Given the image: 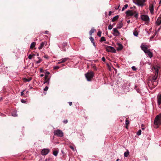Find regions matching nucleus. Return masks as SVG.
Returning a JSON list of instances; mask_svg holds the SVG:
<instances>
[{
    "label": "nucleus",
    "mask_w": 161,
    "mask_h": 161,
    "mask_svg": "<svg viewBox=\"0 0 161 161\" xmlns=\"http://www.w3.org/2000/svg\"><path fill=\"white\" fill-rule=\"evenodd\" d=\"M161 103V101H158V105H160Z\"/></svg>",
    "instance_id": "nucleus-51"
},
{
    "label": "nucleus",
    "mask_w": 161,
    "mask_h": 161,
    "mask_svg": "<svg viewBox=\"0 0 161 161\" xmlns=\"http://www.w3.org/2000/svg\"><path fill=\"white\" fill-rule=\"evenodd\" d=\"M39 56V54L38 53H37V56Z\"/></svg>",
    "instance_id": "nucleus-64"
},
{
    "label": "nucleus",
    "mask_w": 161,
    "mask_h": 161,
    "mask_svg": "<svg viewBox=\"0 0 161 161\" xmlns=\"http://www.w3.org/2000/svg\"><path fill=\"white\" fill-rule=\"evenodd\" d=\"M48 89V87L47 86H46L44 89V90L45 91H47Z\"/></svg>",
    "instance_id": "nucleus-39"
},
{
    "label": "nucleus",
    "mask_w": 161,
    "mask_h": 161,
    "mask_svg": "<svg viewBox=\"0 0 161 161\" xmlns=\"http://www.w3.org/2000/svg\"><path fill=\"white\" fill-rule=\"evenodd\" d=\"M94 75V73L92 71L89 70L85 74V76L88 81H91Z\"/></svg>",
    "instance_id": "nucleus-2"
},
{
    "label": "nucleus",
    "mask_w": 161,
    "mask_h": 161,
    "mask_svg": "<svg viewBox=\"0 0 161 161\" xmlns=\"http://www.w3.org/2000/svg\"><path fill=\"white\" fill-rule=\"evenodd\" d=\"M107 51L108 52L116 53V50L114 48L111 46H107L106 47Z\"/></svg>",
    "instance_id": "nucleus-6"
},
{
    "label": "nucleus",
    "mask_w": 161,
    "mask_h": 161,
    "mask_svg": "<svg viewBox=\"0 0 161 161\" xmlns=\"http://www.w3.org/2000/svg\"><path fill=\"white\" fill-rule=\"evenodd\" d=\"M46 43L45 42H42L41 44L40 47H38V49L40 50L42 49V48L44 46L45 43Z\"/></svg>",
    "instance_id": "nucleus-18"
},
{
    "label": "nucleus",
    "mask_w": 161,
    "mask_h": 161,
    "mask_svg": "<svg viewBox=\"0 0 161 161\" xmlns=\"http://www.w3.org/2000/svg\"><path fill=\"white\" fill-rule=\"evenodd\" d=\"M69 147L73 151H74L75 150V149H74V148L72 146H69Z\"/></svg>",
    "instance_id": "nucleus-44"
},
{
    "label": "nucleus",
    "mask_w": 161,
    "mask_h": 161,
    "mask_svg": "<svg viewBox=\"0 0 161 161\" xmlns=\"http://www.w3.org/2000/svg\"><path fill=\"white\" fill-rule=\"evenodd\" d=\"M49 152V150L48 149H43L41 151V154L43 155H47Z\"/></svg>",
    "instance_id": "nucleus-8"
},
{
    "label": "nucleus",
    "mask_w": 161,
    "mask_h": 161,
    "mask_svg": "<svg viewBox=\"0 0 161 161\" xmlns=\"http://www.w3.org/2000/svg\"><path fill=\"white\" fill-rule=\"evenodd\" d=\"M102 60L104 62H105L106 61V59L104 57H103L102 58Z\"/></svg>",
    "instance_id": "nucleus-45"
},
{
    "label": "nucleus",
    "mask_w": 161,
    "mask_h": 161,
    "mask_svg": "<svg viewBox=\"0 0 161 161\" xmlns=\"http://www.w3.org/2000/svg\"><path fill=\"white\" fill-rule=\"evenodd\" d=\"M58 152L57 151H55L53 152V154L55 156H57L58 154Z\"/></svg>",
    "instance_id": "nucleus-28"
},
{
    "label": "nucleus",
    "mask_w": 161,
    "mask_h": 161,
    "mask_svg": "<svg viewBox=\"0 0 161 161\" xmlns=\"http://www.w3.org/2000/svg\"><path fill=\"white\" fill-rule=\"evenodd\" d=\"M35 54H34L33 55L30 54L28 56V58L29 59H31L33 56H35Z\"/></svg>",
    "instance_id": "nucleus-31"
},
{
    "label": "nucleus",
    "mask_w": 161,
    "mask_h": 161,
    "mask_svg": "<svg viewBox=\"0 0 161 161\" xmlns=\"http://www.w3.org/2000/svg\"><path fill=\"white\" fill-rule=\"evenodd\" d=\"M89 39L92 42H94V38L90 36L89 37Z\"/></svg>",
    "instance_id": "nucleus-34"
},
{
    "label": "nucleus",
    "mask_w": 161,
    "mask_h": 161,
    "mask_svg": "<svg viewBox=\"0 0 161 161\" xmlns=\"http://www.w3.org/2000/svg\"><path fill=\"white\" fill-rule=\"evenodd\" d=\"M127 16H132L134 14V17L137 18L138 16V14L136 13V12L135 11H133L132 10H128L126 12Z\"/></svg>",
    "instance_id": "nucleus-4"
},
{
    "label": "nucleus",
    "mask_w": 161,
    "mask_h": 161,
    "mask_svg": "<svg viewBox=\"0 0 161 161\" xmlns=\"http://www.w3.org/2000/svg\"><path fill=\"white\" fill-rule=\"evenodd\" d=\"M92 68L94 70H97V67L95 65H93Z\"/></svg>",
    "instance_id": "nucleus-37"
},
{
    "label": "nucleus",
    "mask_w": 161,
    "mask_h": 161,
    "mask_svg": "<svg viewBox=\"0 0 161 161\" xmlns=\"http://www.w3.org/2000/svg\"><path fill=\"white\" fill-rule=\"evenodd\" d=\"M113 34L115 36H117L120 34V33L116 28H114L113 29Z\"/></svg>",
    "instance_id": "nucleus-9"
},
{
    "label": "nucleus",
    "mask_w": 161,
    "mask_h": 161,
    "mask_svg": "<svg viewBox=\"0 0 161 161\" xmlns=\"http://www.w3.org/2000/svg\"><path fill=\"white\" fill-rule=\"evenodd\" d=\"M129 154V151L128 150H127L126 152H125L124 153V157H127L128 156Z\"/></svg>",
    "instance_id": "nucleus-22"
},
{
    "label": "nucleus",
    "mask_w": 161,
    "mask_h": 161,
    "mask_svg": "<svg viewBox=\"0 0 161 161\" xmlns=\"http://www.w3.org/2000/svg\"><path fill=\"white\" fill-rule=\"evenodd\" d=\"M112 13V12L111 11H109V12L108 15H109L110 16L111 15V14Z\"/></svg>",
    "instance_id": "nucleus-53"
},
{
    "label": "nucleus",
    "mask_w": 161,
    "mask_h": 161,
    "mask_svg": "<svg viewBox=\"0 0 161 161\" xmlns=\"http://www.w3.org/2000/svg\"><path fill=\"white\" fill-rule=\"evenodd\" d=\"M134 35L135 36H137L138 35V33L137 31H135L133 32Z\"/></svg>",
    "instance_id": "nucleus-30"
},
{
    "label": "nucleus",
    "mask_w": 161,
    "mask_h": 161,
    "mask_svg": "<svg viewBox=\"0 0 161 161\" xmlns=\"http://www.w3.org/2000/svg\"><path fill=\"white\" fill-rule=\"evenodd\" d=\"M149 9L151 13L153 14V4H150L149 5Z\"/></svg>",
    "instance_id": "nucleus-13"
},
{
    "label": "nucleus",
    "mask_w": 161,
    "mask_h": 161,
    "mask_svg": "<svg viewBox=\"0 0 161 161\" xmlns=\"http://www.w3.org/2000/svg\"><path fill=\"white\" fill-rule=\"evenodd\" d=\"M96 31V30L94 28H92L89 31V34L90 36L92 35V34Z\"/></svg>",
    "instance_id": "nucleus-20"
},
{
    "label": "nucleus",
    "mask_w": 161,
    "mask_h": 161,
    "mask_svg": "<svg viewBox=\"0 0 161 161\" xmlns=\"http://www.w3.org/2000/svg\"><path fill=\"white\" fill-rule=\"evenodd\" d=\"M154 37V36H151L150 38V40H152V39L153 38V37Z\"/></svg>",
    "instance_id": "nucleus-54"
},
{
    "label": "nucleus",
    "mask_w": 161,
    "mask_h": 161,
    "mask_svg": "<svg viewBox=\"0 0 161 161\" xmlns=\"http://www.w3.org/2000/svg\"><path fill=\"white\" fill-rule=\"evenodd\" d=\"M128 6V5L127 4H125L124 5V7L125 8H127Z\"/></svg>",
    "instance_id": "nucleus-50"
},
{
    "label": "nucleus",
    "mask_w": 161,
    "mask_h": 161,
    "mask_svg": "<svg viewBox=\"0 0 161 161\" xmlns=\"http://www.w3.org/2000/svg\"><path fill=\"white\" fill-rule=\"evenodd\" d=\"M119 6L118 7H115V9L116 10L118 9L119 8Z\"/></svg>",
    "instance_id": "nucleus-56"
},
{
    "label": "nucleus",
    "mask_w": 161,
    "mask_h": 161,
    "mask_svg": "<svg viewBox=\"0 0 161 161\" xmlns=\"http://www.w3.org/2000/svg\"><path fill=\"white\" fill-rule=\"evenodd\" d=\"M130 20H129L128 21H127V23H128V24L130 22Z\"/></svg>",
    "instance_id": "nucleus-61"
},
{
    "label": "nucleus",
    "mask_w": 161,
    "mask_h": 161,
    "mask_svg": "<svg viewBox=\"0 0 161 161\" xmlns=\"http://www.w3.org/2000/svg\"><path fill=\"white\" fill-rule=\"evenodd\" d=\"M159 4H161V0H160V2H159Z\"/></svg>",
    "instance_id": "nucleus-63"
},
{
    "label": "nucleus",
    "mask_w": 161,
    "mask_h": 161,
    "mask_svg": "<svg viewBox=\"0 0 161 161\" xmlns=\"http://www.w3.org/2000/svg\"><path fill=\"white\" fill-rule=\"evenodd\" d=\"M154 124L157 126L156 127H158V125L161 124V114L157 115L155 118Z\"/></svg>",
    "instance_id": "nucleus-3"
},
{
    "label": "nucleus",
    "mask_w": 161,
    "mask_h": 161,
    "mask_svg": "<svg viewBox=\"0 0 161 161\" xmlns=\"http://www.w3.org/2000/svg\"><path fill=\"white\" fill-rule=\"evenodd\" d=\"M46 83H47V84H49V81H47V80H44V83L45 84Z\"/></svg>",
    "instance_id": "nucleus-41"
},
{
    "label": "nucleus",
    "mask_w": 161,
    "mask_h": 161,
    "mask_svg": "<svg viewBox=\"0 0 161 161\" xmlns=\"http://www.w3.org/2000/svg\"><path fill=\"white\" fill-rule=\"evenodd\" d=\"M129 121L128 120L126 119L125 120V124L126 125V128H127V125L129 124Z\"/></svg>",
    "instance_id": "nucleus-27"
},
{
    "label": "nucleus",
    "mask_w": 161,
    "mask_h": 161,
    "mask_svg": "<svg viewBox=\"0 0 161 161\" xmlns=\"http://www.w3.org/2000/svg\"><path fill=\"white\" fill-rule=\"evenodd\" d=\"M92 43H93V45L95 47V46H96V45H95V43L94 42H92Z\"/></svg>",
    "instance_id": "nucleus-55"
},
{
    "label": "nucleus",
    "mask_w": 161,
    "mask_h": 161,
    "mask_svg": "<svg viewBox=\"0 0 161 161\" xmlns=\"http://www.w3.org/2000/svg\"><path fill=\"white\" fill-rule=\"evenodd\" d=\"M67 43L66 42H63L62 45V50L64 51H66L65 47L67 46Z\"/></svg>",
    "instance_id": "nucleus-11"
},
{
    "label": "nucleus",
    "mask_w": 161,
    "mask_h": 161,
    "mask_svg": "<svg viewBox=\"0 0 161 161\" xmlns=\"http://www.w3.org/2000/svg\"><path fill=\"white\" fill-rule=\"evenodd\" d=\"M36 43L35 42H32L30 48L31 49H33L35 46Z\"/></svg>",
    "instance_id": "nucleus-21"
},
{
    "label": "nucleus",
    "mask_w": 161,
    "mask_h": 161,
    "mask_svg": "<svg viewBox=\"0 0 161 161\" xmlns=\"http://www.w3.org/2000/svg\"><path fill=\"white\" fill-rule=\"evenodd\" d=\"M160 29V28H159L158 29V31H155V32L154 33V34L153 35V36H154L156 35L157 32H158Z\"/></svg>",
    "instance_id": "nucleus-36"
},
{
    "label": "nucleus",
    "mask_w": 161,
    "mask_h": 161,
    "mask_svg": "<svg viewBox=\"0 0 161 161\" xmlns=\"http://www.w3.org/2000/svg\"><path fill=\"white\" fill-rule=\"evenodd\" d=\"M132 69L133 70H136V68L134 66H132Z\"/></svg>",
    "instance_id": "nucleus-43"
},
{
    "label": "nucleus",
    "mask_w": 161,
    "mask_h": 161,
    "mask_svg": "<svg viewBox=\"0 0 161 161\" xmlns=\"http://www.w3.org/2000/svg\"><path fill=\"white\" fill-rule=\"evenodd\" d=\"M42 61V59H39L37 61H36V64H39L40 63L41 61Z\"/></svg>",
    "instance_id": "nucleus-38"
},
{
    "label": "nucleus",
    "mask_w": 161,
    "mask_h": 161,
    "mask_svg": "<svg viewBox=\"0 0 161 161\" xmlns=\"http://www.w3.org/2000/svg\"><path fill=\"white\" fill-rule=\"evenodd\" d=\"M141 18L143 21H149V18L148 16L147 15H145L144 14L142 15L141 16Z\"/></svg>",
    "instance_id": "nucleus-7"
},
{
    "label": "nucleus",
    "mask_w": 161,
    "mask_h": 161,
    "mask_svg": "<svg viewBox=\"0 0 161 161\" xmlns=\"http://www.w3.org/2000/svg\"><path fill=\"white\" fill-rule=\"evenodd\" d=\"M154 69L155 70L156 72L157 73V74L158 73V70L157 69V68H155L154 67Z\"/></svg>",
    "instance_id": "nucleus-47"
},
{
    "label": "nucleus",
    "mask_w": 161,
    "mask_h": 161,
    "mask_svg": "<svg viewBox=\"0 0 161 161\" xmlns=\"http://www.w3.org/2000/svg\"><path fill=\"white\" fill-rule=\"evenodd\" d=\"M22 103H26V101H21Z\"/></svg>",
    "instance_id": "nucleus-59"
},
{
    "label": "nucleus",
    "mask_w": 161,
    "mask_h": 161,
    "mask_svg": "<svg viewBox=\"0 0 161 161\" xmlns=\"http://www.w3.org/2000/svg\"><path fill=\"white\" fill-rule=\"evenodd\" d=\"M68 59V58H63L61 60H60V62H58V64H60L64 63L67 61Z\"/></svg>",
    "instance_id": "nucleus-16"
},
{
    "label": "nucleus",
    "mask_w": 161,
    "mask_h": 161,
    "mask_svg": "<svg viewBox=\"0 0 161 161\" xmlns=\"http://www.w3.org/2000/svg\"><path fill=\"white\" fill-rule=\"evenodd\" d=\"M44 79L45 80L49 81L50 78L49 77V76H47V75H45Z\"/></svg>",
    "instance_id": "nucleus-26"
},
{
    "label": "nucleus",
    "mask_w": 161,
    "mask_h": 161,
    "mask_svg": "<svg viewBox=\"0 0 161 161\" xmlns=\"http://www.w3.org/2000/svg\"><path fill=\"white\" fill-rule=\"evenodd\" d=\"M101 31H99L97 32V35L99 37H101Z\"/></svg>",
    "instance_id": "nucleus-33"
},
{
    "label": "nucleus",
    "mask_w": 161,
    "mask_h": 161,
    "mask_svg": "<svg viewBox=\"0 0 161 161\" xmlns=\"http://www.w3.org/2000/svg\"><path fill=\"white\" fill-rule=\"evenodd\" d=\"M119 15H116V16L114 17L112 19V21L113 22H114L117 20L119 18Z\"/></svg>",
    "instance_id": "nucleus-17"
},
{
    "label": "nucleus",
    "mask_w": 161,
    "mask_h": 161,
    "mask_svg": "<svg viewBox=\"0 0 161 161\" xmlns=\"http://www.w3.org/2000/svg\"><path fill=\"white\" fill-rule=\"evenodd\" d=\"M141 47L142 49L144 52L145 53L148 55L150 58L153 57V53L149 50H148L147 47H145L144 45L142 44Z\"/></svg>",
    "instance_id": "nucleus-1"
},
{
    "label": "nucleus",
    "mask_w": 161,
    "mask_h": 161,
    "mask_svg": "<svg viewBox=\"0 0 161 161\" xmlns=\"http://www.w3.org/2000/svg\"><path fill=\"white\" fill-rule=\"evenodd\" d=\"M145 2V0H137L136 3L137 4L141 6H143L144 4V3Z\"/></svg>",
    "instance_id": "nucleus-10"
},
{
    "label": "nucleus",
    "mask_w": 161,
    "mask_h": 161,
    "mask_svg": "<svg viewBox=\"0 0 161 161\" xmlns=\"http://www.w3.org/2000/svg\"><path fill=\"white\" fill-rule=\"evenodd\" d=\"M153 83V85L154 86H156L157 85V83L156 82H152Z\"/></svg>",
    "instance_id": "nucleus-46"
},
{
    "label": "nucleus",
    "mask_w": 161,
    "mask_h": 161,
    "mask_svg": "<svg viewBox=\"0 0 161 161\" xmlns=\"http://www.w3.org/2000/svg\"><path fill=\"white\" fill-rule=\"evenodd\" d=\"M156 23L158 25H159L161 24V17L159 16L157 20Z\"/></svg>",
    "instance_id": "nucleus-14"
},
{
    "label": "nucleus",
    "mask_w": 161,
    "mask_h": 161,
    "mask_svg": "<svg viewBox=\"0 0 161 161\" xmlns=\"http://www.w3.org/2000/svg\"><path fill=\"white\" fill-rule=\"evenodd\" d=\"M12 115L14 117H16L18 115L17 114L16 111H14L13 113L12 114Z\"/></svg>",
    "instance_id": "nucleus-23"
},
{
    "label": "nucleus",
    "mask_w": 161,
    "mask_h": 161,
    "mask_svg": "<svg viewBox=\"0 0 161 161\" xmlns=\"http://www.w3.org/2000/svg\"><path fill=\"white\" fill-rule=\"evenodd\" d=\"M142 131L141 130H139L137 132V134L138 136H140L141 134Z\"/></svg>",
    "instance_id": "nucleus-32"
},
{
    "label": "nucleus",
    "mask_w": 161,
    "mask_h": 161,
    "mask_svg": "<svg viewBox=\"0 0 161 161\" xmlns=\"http://www.w3.org/2000/svg\"><path fill=\"white\" fill-rule=\"evenodd\" d=\"M68 103L70 106H71L72 104V102H68Z\"/></svg>",
    "instance_id": "nucleus-49"
},
{
    "label": "nucleus",
    "mask_w": 161,
    "mask_h": 161,
    "mask_svg": "<svg viewBox=\"0 0 161 161\" xmlns=\"http://www.w3.org/2000/svg\"><path fill=\"white\" fill-rule=\"evenodd\" d=\"M59 68V67L58 66H54L53 67V69H57Z\"/></svg>",
    "instance_id": "nucleus-40"
},
{
    "label": "nucleus",
    "mask_w": 161,
    "mask_h": 161,
    "mask_svg": "<svg viewBox=\"0 0 161 161\" xmlns=\"http://www.w3.org/2000/svg\"><path fill=\"white\" fill-rule=\"evenodd\" d=\"M125 8L124 7H123L122 9V11H124L125 9Z\"/></svg>",
    "instance_id": "nucleus-60"
},
{
    "label": "nucleus",
    "mask_w": 161,
    "mask_h": 161,
    "mask_svg": "<svg viewBox=\"0 0 161 161\" xmlns=\"http://www.w3.org/2000/svg\"><path fill=\"white\" fill-rule=\"evenodd\" d=\"M44 76V75L43 74H41L40 75L41 76V77H43V76Z\"/></svg>",
    "instance_id": "nucleus-62"
},
{
    "label": "nucleus",
    "mask_w": 161,
    "mask_h": 161,
    "mask_svg": "<svg viewBox=\"0 0 161 161\" xmlns=\"http://www.w3.org/2000/svg\"><path fill=\"white\" fill-rule=\"evenodd\" d=\"M54 135L59 137H62L63 136V133L62 131L59 130H55L53 132Z\"/></svg>",
    "instance_id": "nucleus-5"
},
{
    "label": "nucleus",
    "mask_w": 161,
    "mask_h": 161,
    "mask_svg": "<svg viewBox=\"0 0 161 161\" xmlns=\"http://www.w3.org/2000/svg\"><path fill=\"white\" fill-rule=\"evenodd\" d=\"M157 75L156 76L155 75L153 77L152 80V82H156V80L157 78Z\"/></svg>",
    "instance_id": "nucleus-19"
},
{
    "label": "nucleus",
    "mask_w": 161,
    "mask_h": 161,
    "mask_svg": "<svg viewBox=\"0 0 161 161\" xmlns=\"http://www.w3.org/2000/svg\"><path fill=\"white\" fill-rule=\"evenodd\" d=\"M50 74V73L48 71H46L45 72V75H47V76H48V75Z\"/></svg>",
    "instance_id": "nucleus-42"
},
{
    "label": "nucleus",
    "mask_w": 161,
    "mask_h": 161,
    "mask_svg": "<svg viewBox=\"0 0 161 161\" xmlns=\"http://www.w3.org/2000/svg\"><path fill=\"white\" fill-rule=\"evenodd\" d=\"M25 91L24 90L22 92H21V96H23V95H24V91Z\"/></svg>",
    "instance_id": "nucleus-48"
},
{
    "label": "nucleus",
    "mask_w": 161,
    "mask_h": 161,
    "mask_svg": "<svg viewBox=\"0 0 161 161\" xmlns=\"http://www.w3.org/2000/svg\"><path fill=\"white\" fill-rule=\"evenodd\" d=\"M31 79H32L31 78H30L28 79L25 78L24 79V80L25 82H26L30 81V80H31Z\"/></svg>",
    "instance_id": "nucleus-25"
},
{
    "label": "nucleus",
    "mask_w": 161,
    "mask_h": 161,
    "mask_svg": "<svg viewBox=\"0 0 161 161\" xmlns=\"http://www.w3.org/2000/svg\"><path fill=\"white\" fill-rule=\"evenodd\" d=\"M67 120H65L64 121V122L65 123H67Z\"/></svg>",
    "instance_id": "nucleus-52"
},
{
    "label": "nucleus",
    "mask_w": 161,
    "mask_h": 161,
    "mask_svg": "<svg viewBox=\"0 0 161 161\" xmlns=\"http://www.w3.org/2000/svg\"><path fill=\"white\" fill-rule=\"evenodd\" d=\"M157 101H161V94H159L157 97Z\"/></svg>",
    "instance_id": "nucleus-24"
},
{
    "label": "nucleus",
    "mask_w": 161,
    "mask_h": 161,
    "mask_svg": "<svg viewBox=\"0 0 161 161\" xmlns=\"http://www.w3.org/2000/svg\"><path fill=\"white\" fill-rule=\"evenodd\" d=\"M105 41L106 40L105 39V37L104 36H102V37H101L100 41V42H102L103 41Z\"/></svg>",
    "instance_id": "nucleus-29"
},
{
    "label": "nucleus",
    "mask_w": 161,
    "mask_h": 161,
    "mask_svg": "<svg viewBox=\"0 0 161 161\" xmlns=\"http://www.w3.org/2000/svg\"><path fill=\"white\" fill-rule=\"evenodd\" d=\"M48 31H45V34H47Z\"/></svg>",
    "instance_id": "nucleus-57"
},
{
    "label": "nucleus",
    "mask_w": 161,
    "mask_h": 161,
    "mask_svg": "<svg viewBox=\"0 0 161 161\" xmlns=\"http://www.w3.org/2000/svg\"><path fill=\"white\" fill-rule=\"evenodd\" d=\"M123 26V24L122 21L119 22L117 25V28L120 29Z\"/></svg>",
    "instance_id": "nucleus-15"
},
{
    "label": "nucleus",
    "mask_w": 161,
    "mask_h": 161,
    "mask_svg": "<svg viewBox=\"0 0 161 161\" xmlns=\"http://www.w3.org/2000/svg\"><path fill=\"white\" fill-rule=\"evenodd\" d=\"M118 47L117 48V50L118 51H119L122 50L123 48V46L120 43H118Z\"/></svg>",
    "instance_id": "nucleus-12"
},
{
    "label": "nucleus",
    "mask_w": 161,
    "mask_h": 161,
    "mask_svg": "<svg viewBox=\"0 0 161 161\" xmlns=\"http://www.w3.org/2000/svg\"><path fill=\"white\" fill-rule=\"evenodd\" d=\"M43 69H40V71L41 72H43Z\"/></svg>",
    "instance_id": "nucleus-58"
},
{
    "label": "nucleus",
    "mask_w": 161,
    "mask_h": 161,
    "mask_svg": "<svg viewBox=\"0 0 161 161\" xmlns=\"http://www.w3.org/2000/svg\"><path fill=\"white\" fill-rule=\"evenodd\" d=\"M113 26L111 25H110L108 26V29L109 30H110L112 29V28H113Z\"/></svg>",
    "instance_id": "nucleus-35"
}]
</instances>
